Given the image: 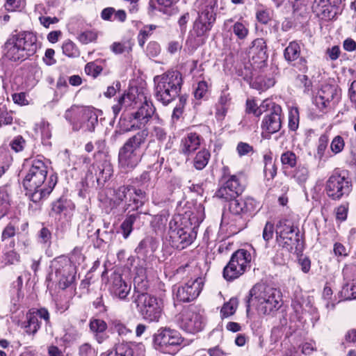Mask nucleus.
I'll list each match as a JSON object with an SVG mask.
<instances>
[{
  "label": "nucleus",
  "instance_id": "f257e3e1",
  "mask_svg": "<svg viewBox=\"0 0 356 356\" xmlns=\"http://www.w3.org/2000/svg\"><path fill=\"white\" fill-rule=\"evenodd\" d=\"M47 175V167L41 160H34L22 181L24 188L33 202H39L47 197L57 183V177L51 175L47 188L42 187Z\"/></svg>",
  "mask_w": 356,
  "mask_h": 356
},
{
  "label": "nucleus",
  "instance_id": "f03ea898",
  "mask_svg": "<svg viewBox=\"0 0 356 356\" xmlns=\"http://www.w3.org/2000/svg\"><path fill=\"white\" fill-rule=\"evenodd\" d=\"M280 302V291L265 284H257L247 296L246 311L248 312L253 306L261 314H270L280 309L282 305Z\"/></svg>",
  "mask_w": 356,
  "mask_h": 356
},
{
  "label": "nucleus",
  "instance_id": "7ed1b4c3",
  "mask_svg": "<svg viewBox=\"0 0 356 356\" xmlns=\"http://www.w3.org/2000/svg\"><path fill=\"white\" fill-rule=\"evenodd\" d=\"M37 38L31 32L22 31L12 35L3 45V55L9 60L22 61L37 50Z\"/></svg>",
  "mask_w": 356,
  "mask_h": 356
},
{
  "label": "nucleus",
  "instance_id": "20e7f679",
  "mask_svg": "<svg viewBox=\"0 0 356 356\" xmlns=\"http://www.w3.org/2000/svg\"><path fill=\"white\" fill-rule=\"evenodd\" d=\"M154 96L163 105L167 106L179 96L183 80L177 70H169L154 77Z\"/></svg>",
  "mask_w": 356,
  "mask_h": 356
},
{
  "label": "nucleus",
  "instance_id": "39448f33",
  "mask_svg": "<svg viewBox=\"0 0 356 356\" xmlns=\"http://www.w3.org/2000/svg\"><path fill=\"white\" fill-rule=\"evenodd\" d=\"M145 158L156 171L161 169L164 158L160 156L158 149L152 150L149 144L143 153L136 152L122 145L118 152V165L121 170L128 172L136 168L141 159Z\"/></svg>",
  "mask_w": 356,
  "mask_h": 356
},
{
  "label": "nucleus",
  "instance_id": "423d86ee",
  "mask_svg": "<svg viewBox=\"0 0 356 356\" xmlns=\"http://www.w3.org/2000/svg\"><path fill=\"white\" fill-rule=\"evenodd\" d=\"M230 212V222L238 231L246 227L249 218L257 209V203L254 199L247 197L244 199L234 197L228 200Z\"/></svg>",
  "mask_w": 356,
  "mask_h": 356
},
{
  "label": "nucleus",
  "instance_id": "0eeeda50",
  "mask_svg": "<svg viewBox=\"0 0 356 356\" xmlns=\"http://www.w3.org/2000/svg\"><path fill=\"white\" fill-rule=\"evenodd\" d=\"M95 161L88 168L86 181L92 182V186L102 188L105 183L111 179L113 174V167L111 159L103 152L98 151L95 154Z\"/></svg>",
  "mask_w": 356,
  "mask_h": 356
},
{
  "label": "nucleus",
  "instance_id": "6e6552de",
  "mask_svg": "<svg viewBox=\"0 0 356 356\" xmlns=\"http://www.w3.org/2000/svg\"><path fill=\"white\" fill-rule=\"evenodd\" d=\"M352 190V180L345 170H334L325 182V192L332 200L346 198Z\"/></svg>",
  "mask_w": 356,
  "mask_h": 356
},
{
  "label": "nucleus",
  "instance_id": "1a4fd4ad",
  "mask_svg": "<svg viewBox=\"0 0 356 356\" xmlns=\"http://www.w3.org/2000/svg\"><path fill=\"white\" fill-rule=\"evenodd\" d=\"M51 268L47 279L57 282L59 288L65 289L75 281L76 267L69 259L64 257L56 259Z\"/></svg>",
  "mask_w": 356,
  "mask_h": 356
},
{
  "label": "nucleus",
  "instance_id": "9d476101",
  "mask_svg": "<svg viewBox=\"0 0 356 356\" xmlns=\"http://www.w3.org/2000/svg\"><path fill=\"white\" fill-rule=\"evenodd\" d=\"M184 345L179 332L169 327H161L154 335L155 348L163 353L175 355Z\"/></svg>",
  "mask_w": 356,
  "mask_h": 356
},
{
  "label": "nucleus",
  "instance_id": "9b49d317",
  "mask_svg": "<svg viewBox=\"0 0 356 356\" xmlns=\"http://www.w3.org/2000/svg\"><path fill=\"white\" fill-rule=\"evenodd\" d=\"M113 203L119 206L124 202V211H127L133 204V210H137L143 207L147 200V194L143 188H137L131 185H123L118 187L114 191Z\"/></svg>",
  "mask_w": 356,
  "mask_h": 356
},
{
  "label": "nucleus",
  "instance_id": "f8f14e48",
  "mask_svg": "<svg viewBox=\"0 0 356 356\" xmlns=\"http://www.w3.org/2000/svg\"><path fill=\"white\" fill-rule=\"evenodd\" d=\"M134 297L143 318L148 322H158L163 310L161 300L147 293H138Z\"/></svg>",
  "mask_w": 356,
  "mask_h": 356
},
{
  "label": "nucleus",
  "instance_id": "ddd939ff",
  "mask_svg": "<svg viewBox=\"0 0 356 356\" xmlns=\"http://www.w3.org/2000/svg\"><path fill=\"white\" fill-rule=\"evenodd\" d=\"M168 236L170 245L178 250H183L191 245L195 238L191 227H182L175 219L170 222Z\"/></svg>",
  "mask_w": 356,
  "mask_h": 356
},
{
  "label": "nucleus",
  "instance_id": "4468645a",
  "mask_svg": "<svg viewBox=\"0 0 356 356\" xmlns=\"http://www.w3.org/2000/svg\"><path fill=\"white\" fill-rule=\"evenodd\" d=\"M156 111L152 102L145 100L139 108L131 113L129 116V124L124 127L125 131H131L137 129H145V125L152 118Z\"/></svg>",
  "mask_w": 356,
  "mask_h": 356
},
{
  "label": "nucleus",
  "instance_id": "2eb2a0df",
  "mask_svg": "<svg viewBox=\"0 0 356 356\" xmlns=\"http://www.w3.org/2000/svg\"><path fill=\"white\" fill-rule=\"evenodd\" d=\"M176 321L180 329L188 333H196L204 327L202 316L191 307L184 309L177 316Z\"/></svg>",
  "mask_w": 356,
  "mask_h": 356
},
{
  "label": "nucleus",
  "instance_id": "dca6fc26",
  "mask_svg": "<svg viewBox=\"0 0 356 356\" xmlns=\"http://www.w3.org/2000/svg\"><path fill=\"white\" fill-rule=\"evenodd\" d=\"M204 286V280L201 277L191 279L184 285L174 286L173 292L179 302H188L194 300L200 295Z\"/></svg>",
  "mask_w": 356,
  "mask_h": 356
},
{
  "label": "nucleus",
  "instance_id": "f3484780",
  "mask_svg": "<svg viewBox=\"0 0 356 356\" xmlns=\"http://www.w3.org/2000/svg\"><path fill=\"white\" fill-rule=\"evenodd\" d=\"M215 3L207 5L193 23V31L197 37L204 35L209 32L216 19V13L214 10Z\"/></svg>",
  "mask_w": 356,
  "mask_h": 356
},
{
  "label": "nucleus",
  "instance_id": "a211bd4d",
  "mask_svg": "<svg viewBox=\"0 0 356 356\" xmlns=\"http://www.w3.org/2000/svg\"><path fill=\"white\" fill-rule=\"evenodd\" d=\"M38 318L44 321L46 327L51 326L50 314L46 308H33L29 309L26 314V321H24V327L27 334H35L40 328V322Z\"/></svg>",
  "mask_w": 356,
  "mask_h": 356
},
{
  "label": "nucleus",
  "instance_id": "6ab92c4d",
  "mask_svg": "<svg viewBox=\"0 0 356 356\" xmlns=\"http://www.w3.org/2000/svg\"><path fill=\"white\" fill-rule=\"evenodd\" d=\"M225 180L222 186L216 192V196L228 200L238 197L244 191L242 185L236 175H231L227 179L223 176Z\"/></svg>",
  "mask_w": 356,
  "mask_h": 356
},
{
  "label": "nucleus",
  "instance_id": "aec40b11",
  "mask_svg": "<svg viewBox=\"0 0 356 356\" xmlns=\"http://www.w3.org/2000/svg\"><path fill=\"white\" fill-rule=\"evenodd\" d=\"M342 273L346 283L340 291L341 296L344 300L356 299V266L346 265Z\"/></svg>",
  "mask_w": 356,
  "mask_h": 356
},
{
  "label": "nucleus",
  "instance_id": "412c9836",
  "mask_svg": "<svg viewBox=\"0 0 356 356\" xmlns=\"http://www.w3.org/2000/svg\"><path fill=\"white\" fill-rule=\"evenodd\" d=\"M301 49L299 43L296 41H291L284 50V57L288 63H293L294 67L300 71L305 73L307 72V61L305 57L300 56Z\"/></svg>",
  "mask_w": 356,
  "mask_h": 356
},
{
  "label": "nucleus",
  "instance_id": "4be33fe9",
  "mask_svg": "<svg viewBox=\"0 0 356 356\" xmlns=\"http://www.w3.org/2000/svg\"><path fill=\"white\" fill-rule=\"evenodd\" d=\"M282 110L280 105L273 104L272 108L264 118L261 127L264 131L272 134L279 131L282 127Z\"/></svg>",
  "mask_w": 356,
  "mask_h": 356
},
{
  "label": "nucleus",
  "instance_id": "5701e85b",
  "mask_svg": "<svg viewBox=\"0 0 356 356\" xmlns=\"http://www.w3.org/2000/svg\"><path fill=\"white\" fill-rule=\"evenodd\" d=\"M109 291L120 300H124L131 291V285L127 283L121 274L113 273L111 276Z\"/></svg>",
  "mask_w": 356,
  "mask_h": 356
},
{
  "label": "nucleus",
  "instance_id": "b1692460",
  "mask_svg": "<svg viewBox=\"0 0 356 356\" xmlns=\"http://www.w3.org/2000/svg\"><path fill=\"white\" fill-rule=\"evenodd\" d=\"M250 54L254 63H264L268 58L267 45L264 38H257L252 42Z\"/></svg>",
  "mask_w": 356,
  "mask_h": 356
},
{
  "label": "nucleus",
  "instance_id": "393cba45",
  "mask_svg": "<svg viewBox=\"0 0 356 356\" xmlns=\"http://www.w3.org/2000/svg\"><path fill=\"white\" fill-rule=\"evenodd\" d=\"M86 111V108L72 106L65 111V118L72 126L74 131H79L83 127L82 118H83Z\"/></svg>",
  "mask_w": 356,
  "mask_h": 356
},
{
  "label": "nucleus",
  "instance_id": "a878e982",
  "mask_svg": "<svg viewBox=\"0 0 356 356\" xmlns=\"http://www.w3.org/2000/svg\"><path fill=\"white\" fill-rule=\"evenodd\" d=\"M139 131L131 136L123 145V146L140 153V149L147 142L149 136V131L147 128L138 129Z\"/></svg>",
  "mask_w": 356,
  "mask_h": 356
},
{
  "label": "nucleus",
  "instance_id": "bb28decb",
  "mask_svg": "<svg viewBox=\"0 0 356 356\" xmlns=\"http://www.w3.org/2000/svg\"><path fill=\"white\" fill-rule=\"evenodd\" d=\"M200 145V136L196 133H190L181 140L180 152L189 155L199 148Z\"/></svg>",
  "mask_w": 356,
  "mask_h": 356
},
{
  "label": "nucleus",
  "instance_id": "cd10ccee",
  "mask_svg": "<svg viewBox=\"0 0 356 356\" xmlns=\"http://www.w3.org/2000/svg\"><path fill=\"white\" fill-rule=\"evenodd\" d=\"M90 331L95 334V338L99 343H103L108 338V335L105 333L108 325L107 323L99 318L91 319L89 323Z\"/></svg>",
  "mask_w": 356,
  "mask_h": 356
},
{
  "label": "nucleus",
  "instance_id": "c85d7f7f",
  "mask_svg": "<svg viewBox=\"0 0 356 356\" xmlns=\"http://www.w3.org/2000/svg\"><path fill=\"white\" fill-rule=\"evenodd\" d=\"M251 261V255L250 252L244 249H240L234 252L229 261L234 264L236 268L241 269V272L244 273L246 270L248 264Z\"/></svg>",
  "mask_w": 356,
  "mask_h": 356
},
{
  "label": "nucleus",
  "instance_id": "c756f323",
  "mask_svg": "<svg viewBox=\"0 0 356 356\" xmlns=\"http://www.w3.org/2000/svg\"><path fill=\"white\" fill-rule=\"evenodd\" d=\"M343 0H314L312 9L318 15H322L324 17H329L330 8L339 5Z\"/></svg>",
  "mask_w": 356,
  "mask_h": 356
},
{
  "label": "nucleus",
  "instance_id": "7c9ffc66",
  "mask_svg": "<svg viewBox=\"0 0 356 356\" xmlns=\"http://www.w3.org/2000/svg\"><path fill=\"white\" fill-rule=\"evenodd\" d=\"M295 235H286L276 239L277 243L280 246L285 248L287 251H292L293 249L298 250L300 245V232L297 228V232H295Z\"/></svg>",
  "mask_w": 356,
  "mask_h": 356
},
{
  "label": "nucleus",
  "instance_id": "2f4dec72",
  "mask_svg": "<svg viewBox=\"0 0 356 356\" xmlns=\"http://www.w3.org/2000/svg\"><path fill=\"white\" fill-rule=\"evenodd\" d=\"M296 232L293 222L288 219H282L276 225V239L286 235H292Z\"/></svg>",
  "mask_w": 356,
  "mask_h": 356
},
{
  "label": "nucleus",
  "instance_id": "473e14b6",
  "mask_svg": "<svg viewBox=\"0 0 356 356\" xmlns=\"http://www.w3.org/2000/svg\"><path fill=\"white\" fill-rule=\"evenodd\" d=\"M98 120L96 113L92 110L86 109L85 114H83V118H82V126L81 128L86 131H93L95 126L97 124Z\"/></svg>",
  "mask_w": 356,
  "mask_h": 356
},
{
  "label": "nucleus",
  "instance_id": "72a5a7b5",
  "mask_svg": "<svg viewBox=\"0 0 356 356\" xmlns=\"http://www.w3.org/2000/svg\"><path fill=\"white\" fill-rule=\"evenodd\" d=\"M264 173L266 178L273 179L277 175V167L273 161L271 154H266L264 156Z\"/></svg>",
  "mask_w": 356,
  "mask_h": 356
},
{
  "label": "nucleus",
  "instance_id": "f704fd0d",
  "mask_svg": "<svg viewBox=\"0 0 356 356\" xmlns=\"http://www.w3.org/2000/svg\"><path fill=\"white\" fill-rule=\"evenodd\" d=\"M211 154L209 152L205 149L199 151L193 159V165L195 169L201 170L207 165Z\"/></svg>",
  "mask_w": 356,
  "mask_h": 356
},
{
  "label": "nucleus",
  "instance_id": "c9c22d12",
  "mask_svg": "<svg viewBox=\"0 0 356 356\" xmlns=\"http://www.w3.org/2000/svg\"><path fill=\"white\" fill-rule=\"evenodd\" d=\"M243 274V273L241 272V269L236 268L234 264L230 261L225 266L222 272L223 277L227 281H233L238 278Z\"/></svg>",
  "mask_w": 356,
  "mask_h": 356
},
{
  "label": "nucleus",
  "instance_id": "e433bc0d",
  "mask_svg": "<svg viewBox=\"0 0 356 356\" xmlns=\"http://www.w3.org/2000/svg\"><path fill=\"white\" fill-rule=\"evenodd\" d=\"M114 356H134V350L128 342L118 343L115 345Z\"/></svg>",
  "mask_w": 356,
  "mask_h": 356
},
{
  "label": "nucleus",
  "instance_id": "4c0bfd02",
  "mask_svg": "<svg viewBox=\"0 0 356 356\" xmlns=\"http://www.w3.org/2000/svg\"><path fill=\"white\" fill-rule=\"evenodd\" d=\"M237 306L238 301L236 298H231L229 302H225L220 310L222 318H227L233 315L236 310Z\"/></svg>",
  "mask_w": 356,
  "mask_h": 356
},
{
  "label": "nucleus",
  "instance_id": "58836bf2",
  "mask_svg": "<svg viewBox=\"0 0 356 356\" xmlns=\"http://www.w3.org/2000/svg\"><path fill=\"white\" fill-rule=\"evenodd\" d=\"M63 53L68 57L79 56V51L76 44L71 40L65 41L62 46Z\"/></svg>",
  "mask_w": 356,
  "mask_h": 356
},
{
  "label": "nucleus",
  "instance_id": "ea45409f",
  "mask_svg": "<svg viewBox=\"0 0 356 356\" xmlns=\"http://www.w3.org/2000/svg\"><path fill=\"white\" fill-rule=\"evenodd\" d=\"M233 33L239 40H244L247 38L249 30L247 26L241 22H236L232 26Z\"/></svg>",
  "mask_w": 356,
  "mask_h": 356
},
{
  "label": "nucleus",
  "instance_id": "a19ab883",
  "mask_svg": "<svg viewBox=\"0 0 356 356\" xmlns=\"http://www.w3.org/2000/svg\"><path fill=\"white\" fill-rule=\"evenodd\" d=\"M318 96L322 97L324 101L331 102L337 96L336 89L329 85L325 86L318 92Z\"/></svg>",
  "mask_w": 356,
  "mask_h": 356
},
{
  "label": "nucleus",
  "instance_id": "79ce46f5",
  "mask_svg": "<svg viewBox=\"0 0 356 356\" xmlns=\"http://www.w3.org/2000/svg\"><path fill=\"white\" fill-rule=\"evenodd\" d=\"M111 327L121 337H127L131 334V330L126 327L124 324L118 321L111 322Z\"/></svg>",
  "mask_w": 356,
  "mask_h": 356
},
{
  "label": "nucleus",
  "instance_id": "37998d69",
  "mask_svg": "<svg viewBox=\"0 0 356 356\" xmlns=\"http://www.w3.org/2000/svg\"><path fill=\"white\" fill-rule=\"evenodd\" d=\"M299 126V111L297 108H292L289 113V128L295 131Z\"/></svg>",
  "mask_w": 356,
  "mask_h": 356
},
{
  "label": "nucleus",
  "instance_id": "c03bdc74",
  "mask_svg": "<svg viewBox=\"0 0 356 356\" xmlns=\"http://www.w3.org/2000/svg\"><path fill=\"white\" fill-rule=\"evenodd\" d=\"M281 162L283 165L289 168H294L297 163V156L295 153L291 151H286L281 155Z\"/></svg>",
  "mask_w": 356,
  "mask_h": 356
},
{
  "label": "nucleus",
  "instance_id": "a18cd8bd",
  "mask_svg": "<svg viewBox=\"0 0 356 356\" xmlns=\"http://www.w3.org/2000/svg\"><path fill=\"white\" fill-rule=\"evenodd\" d=\"M11 112L8 111L5 104H0V127L2 125H8L13 123Z\"/></svg>",
  "mask_w": 356,
  "mask_h": 356
},
{
  "label": "nucleus",
  "instance_id": "49530a36",
  "mask_svg": "<svg viewBox=\"0 0 356 356\" xmlns=\"http://www.w3.org/2000/svg\"><path fill=\"white\" fill-rule=\"evenodd\" d=\"M154 240L152 238L146 237L143 239L136 248V252L138 254L145 256L148 252L149 248L152 245Z\"/></svg>",
  "mask_w": 356,
  "mask_h": 356
},
{
  "label": "nucleus",
  "instance_id": "de8ad7c7",
  "mask_svg": "<svg viewBox=\"0 0 356 356\" xmlns=\"http://www.w3.org/2000/svg\"><path fill=\"white\" fill-rule=\"evenodd\" d=\"M309 177V170L305 166H298L294 174V178L300 184H302L306 182Z\"/></svg>",
  "mask_w": 356,
  "mask_h": 356
},
{
  "label": "nucleus",
  "instance_id": "09e8293b",
  "mask_svg": "<svg viewBox=\"0 0 356 356\" xmlns=\"http://www.w3.org/2000/svg\"><path fill=\"white\" fill-rule=\"evenodd\" d=\"M79 356H97V350L89 343H84L79 347Z\"/></svg>",
  "mask_w": 356,
  "mask_h": 356
},
{
  "label": "nucleus",
  "instance_id": "8fccbe9b",
  "mask_svg": "<svg viewBox=\"0 0 356 356\" xmlns=\"http://www.w3.org/2000/svg\"><path fill=\"white\" fill-rule=\"evenodd\" d=\"M102 70V67L97 65L95 62L88 63L85 66L86 73L94 78H96L98 75H99Z\"/></svg>",
  "mask_w": 356,
  "mask_h": 356
},
{
  "label": "nucleus",
  "instance_id": "3c124183",
  "mask_svg": "<svg viewBox=\"0 0 356 356\" xmlns=\"http://www.w3.org/2000/svg\"><path fill=\"white\" fill-rule=\"evenodd\" d=\"M274 225L270 222H267L264 227L262 232L263 239L266 242V247L267 248L268 245V242L270 239L273 238L274 236Z\"/></svg>",
  "mask_w": 356,
  "mask_h": 356
},
{
  "label": "nucleus",
  "instance_id": "603ef678",
  "mask_svg": "<svg viewBox=\"0 0 356 356\" xmlns=\"http://www.w3.org/2000/svg\"><path fill=\"white\" fill-rule=\"evenodd\" d=\"M8 209V195L3 188H0V216H5Z\"/></svg>",
  "mask_w": 356,
  "mask_h": 356
},
{
  "label": "nucleus",
  "instance_id": "864d4df0",
  "mask_svg": "<svg viewBox=\"0 0 356 356\" xmlns=\"http://www.w3.org/2000/svg\"><path fill=\"white\" fill-rule=\"evenodd\" d=\"M97 38V35L92 31H86L81 33L79 36V40L83 44H88L95 41Z\"/></svg>",
  "mask_w": 356,
  "mask_h": 356
},
{
  "label": "nucleus",
  "instance_id": "5fc2aeb1",
  "mask_svg": "<svg viewBox=\"0 0 356 356\" xmlns=\"http://www.w3.org/2000/svg\"><path fill=\"white\" fill-rule=\"evenodd\" d=\"M66 204V200L62 198H60L56 201L54 202L51 204V214H60L63 211H65L67 209Z\"/></svg>",
  "mask_w": 356,
  "mask_h": 356
},
{
  "label": "nucleus",
  "instance_id": "6e6d98bb",
  "mask_svg": "<svg viewBox=\"0 0 356 356\" xmlns=\"http://www.w3.org/2000/svg\"><path fill=\"white\" fill-rule=\"evenodd\" d=\"M37 129L40 131L42 138L49 139L51 137V132L48 122L41 121L37 124Z\"/></svg>",
  "mask_w": 356,
  "mask_h": 356
},
{
  "label": "nucleus",
  "instance_id": "4d7b16f0",
  "mask_svg": "<svg viewBox=\"0 0 356 356\" xmlns=\"http://www.w3.org/2000/svg\"><path fill=\"white\" fill-rule=\"evenodd\" d=\"M256 18L262 24H267L271 19L270 11L268 9H260L256 12Z\"/></svg>",
  "mask_w": 356,
  "mask_h": 356
},
{
  "label": "nucleus",
  "instance_id": "13d9d810",
  "mask_svg": "<svg viewBox=\"0 0 356 356\" xmlns=\"http://www.w3.org/2000/svg\"><path fill=\"white\" fill-rule=\"evenodd\" d=\"M344 145L345 144L343 138L340 136H337L332 140L330 145V148L332 152L334 154H338L343 150Z\"/></svg>",
  "mask_w": 356,
  "mask_h": 356
},
{
  "label": "nucleus",
  "instance_id": "bf43d9fd",
  "mask_svg": "<svg viewBox=\"0 0 356 356\" xmlns=\"http://www.w3.org/2000/svg\"><path fill=\"white\" fill-rule=\"evenodd\" d=\"M161 51V47L158 42L155 41L149 42L147 46L146 54L149 57H156Z\"/></svg>",
  "mask_w": 356,
  "mask_h": 356
},
{
  "label": "nucleus",
  "instance_id": "052dcab7",
  "mask_svg": "<svg viewBox=\"0 0 356 356\" xmlns=\"http://www.w3.org/2000/svg\"><path fill=\"white\" fill-rule=\"evenodd\" d=\"M328 144V138L325 135H322L318 139V147H317V155L320 159H322L325 150L327 148Z\"/></svg>",
  "mask_w": 356,
  "mask_h": 356
},
{
  "label": "nucleus",
  "instance_id": "680f3d73",
  "mask_svg": "<svg viewBox=\"0 0 356 356\" xmlns=\"http://www.w3.org/2000/svg\"><path fill=\"white\" fill-rule=\"evenodd\" d=\"M132 95L130 94L123 95H122L118 100V103L112 106V110L114 114V116L116 117L118 114L120 113L122 108V106L124 104L126 99H129V101L131 100Z\"/></svg>",
  "mask_w": 356,
  "mask_h": 356
},
{
  "label": "nucleus",
  "instance_id": "e2e57ef3",
  "mask_svg": "<svg viewBox=\"0 0 356 356\" xmlns=\"http://www.w3.org/2000/svg\"><path fill=\"white\" fill-rule=\"evenodd\" d=\"M273 104H275L269 99L264 100L259 106V107H257V111L255 113L257 114V117L260 116L264 112L269 113V111L272 108Z\"/></svg>",
  "mask_w": 356,
  "mask_h": 356
},
{
  "label": "nucleus",
  "instance_id": "0e129e2a",
  "mask_svg": "<svg viewBox=\"0 0 356 356\" xmlns=\"http://www.w3.org/2000/svg\"><path fill=\"white\" fill-rule=\"evenodd\" d=\"M5 260H6V264H8V265L15 264L19 262L20 256L17 252H16L13 250H10L6 253Z\"/></svg>",
  "mask_w": 356,
  "mask_h": 356
},
{
  "label": "nucleus",
  "instance_id": "69168bd1",
  "mask_svg": "<svg viewBox=\"0 0 356 356\" xmlns=\"http://www.w3.org/2000/svg\"><path fill=\"white\" fill-rule=\"evenodd\" d=\"M207 83L206 81H200L194 92V95L196 99L202 98L207 92Z\"/></svg>",
  "mask_w": 356,
  "mask_h": 356
},
{
  "label": "nucleus",
  "instance_id": "338daca9",
  "mask_svg": "<svg viewBox=\"0 0 356 356\" xmlns=\"http://www.w3.org/2000/svg\"><path fill=\"white\" fill-rule=\"evenodd\" d=\"M152 135L161 143L164 142L167 138L166 131L161 127H154L152 130Z\"/></svg>",
  "mask_w": 356,
  "mask_h": 356
},
{
  "label": "nucleus",
  "instance_id": "774afa93",
  "mask_svg": "<svg viewBox=\"0 0 356 356\" xmlns=\"http://www.w3.org/2000/svg\"><path fill=\"white\" fill-rule=\"evenodd\" d=\"M25 140L21 136L15 137L11 143V147L16 152H19L24 149Z\"/></svg>",
  "mask_w": 356,
  "mask_h": 356
}]
</instances>
